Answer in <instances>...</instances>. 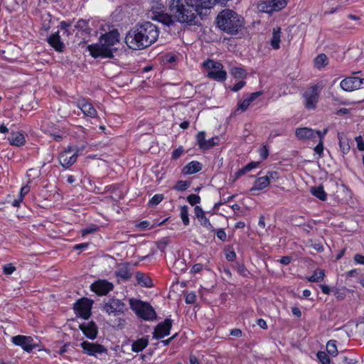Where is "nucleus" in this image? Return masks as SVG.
I'll return each mask as SVG.
<instances>
[{"instance_id":"f257e3e1","label":"nucleus","mask_w":364,"mask_h":364,"mask_svg":"<svg viewBox=\"0 0 364 364\" xmlns=\"http://www.w3.org/2000/svg\"><path fill=\"white\" fill-rule=\"evenodd\" d=\"M230 0H200L194 4V0H172L170 11L178 22L194 24L197 15H201L203 9L207 10L216 4L225 6Z\"/></svg>"},{"instance_id":"f03ea898","label":"nucleus","mask_w":364,"mask_h":364,"mask_svg":"<svg viewBox=\"0 0 364 364\" xmlns=\"http://www.w3.org/2000/svg\"><path fill=\"white\" fill-rule=\"evenodd\" d=\"M159 35L158 27L149 21L138 23L125 36V43L132 50H142L155 43Z\"/></svg>"},{"instance_id":"7ed1b4c3","label":"nucleus","mask_w":364,"mask_h":364,"mask_svg":"<svg viewBox=\"0 0 364 364\" xmlns=\"http://www.w3.org/2000/svg\"><path fill=\"white\" fill-rule=\"evenodd\" d=\"M218 28L229 35H236L245 26V18L230 9L220 11L215 18Z\"/></svg>"},{"instance_id":"20e7f679","label":"nucleus","mask_w":364,"mask_h":364,"mask_svg":"<svg viewBox=\"0 0 364 364\" xmlns=\"http://www.w3.org/2000/svg\"><path fill=\"white\" fill-rule=\"evenodd\" d=\"M324 87L322 81L307 87L302 95L304 107L308 110H314L321 97V93Z\"/></svg>"},{"instance_id":"39448f33","label":"nucleus","mask_w":364,"mask_h":364,"mask_svg":"<svg viewBox=\"0 0 364 364\" xmlns=\"http://www.w3.org/2000/svg\"><path fill=\"white\" fill-rule=\"evenodd\" d=\"M203 67L208 70L207 77L219 82H223L227 80V72L220 61L207 59L203 63Z\"/></svg>"},{"instance_id":"423d86ee","label":"nucleus","mask_w":364,"mask_h":364,"mask_svg":"<svg viewBox=\"0 0 364 364\" xmlns=\"http://www.w3.org/2000/svg\"><path fill=\"white\" fill-rule=\"evenodd\" d=\"M130 309L136 316L145 321L153 320L156 318V312L151 304L139 299H129Z\"/></svg>"},{"instance_id":"0eeeda50","label":"nucleus","mask_w":364,"mask_h":364,"mask_svg":"<svg viewBox=\"0 0 364 364\" xmlns=\"http://www.w3.org/2000/svg\"><path fill=\"white\" fill-rule=\"evenodd\" d=\"M93 303V300L87 297H82L77 299L73 305L75 314L83 319H88L92 315Z\"/></svg>"},{"instance_id":"6e6552de","label":"nucleus","mask_w":364,"mask_h":364,"mask_svg":"<svg viewBox=\"0 0 364 364\" xmlns=\"http://www.w3.org/2000/svg\"><path fill=\"white\" fill-rule=\"evenodd\" d=\"M11 342L16 346H20L25 352L31 353L38 346L33 337L24 335H17L11 338Z\"/></svg>"},{"instance_id":"1a4fd4ad","label":"nucleus","mask_w":364,"mask_h":364,"mask_svg":"<svg viewBox=\"0 0 364 364\" xmlns=\"http://www.w3.org/2000/svg\"><path fill=\"white\" fill-rule=\"evenodd\" d=\"M112 282L107 279H98L90 284V291L96 294L99 296H107L114 289Z\"/></svg>"},{"instance_id":"9d476101","label":"nucleus","mask_w":364,"mask_h":364,"mask_svg":"<svg viewBox=\"0 0 364 364\" xmlns=\"http://www.w3.org/2000/svg\"><path fill=\"white\" fill-rule=\"evenodd\" d=\"M80 347L82 349L83 353L89 356L97 358L98 355H107L108 353L107 349L103 345L97 343L84 341L80 343Z\"/></svg>"},{"instance_id":"9b49d317","label":"nucleus","mask_w":364,"mask_h":364,"mask_svg":"<svg viewBox=\"0 0 364 364\" xmlns=\"http://www.w3.org/2000/svg\"><path fill=\"white\" fill-rule=\"evenodd\" d=\"M126 309V305L120 299L114 297L109 299L102 306V310L109 315L119 316L123 314Z\"/></svg>"},{"instance_id":"f8f14e48","label":"nucleus","mask_w":364,"mask_h":364,"mask_svg":"<svg viewBox=\"0 0 364 364\" xmlns=\"http://www.w3.org/2000/svg\"><path fill=\"white\" fill-rule=\"evenodd\" d=\"M90 54L94 58H111L113 57V52L111 48L106 47L102 43L100 44L93 43L87 46Z\"/></svg>"},{"instance_id":"ddd939ff","label":"nucleus","mask_w":364,"mask_h":364,"mask_svg":"<svg viewBox=\"0 0 364 364\" xmlns=\"http://www.w3.org/2000/svg\"><path fill=\"white\" fill-rule=\"evenodd\" d=\"M340 87L346 92H353L364 87V78L355 76L346 77L341 81Z\"/></svg>"},{"instance_id":"4468645a","label":"nucleus","mask_w":364,"mask_h":364,"mask_svg":"<svg viewBox=\"0 0 364 364\" xmlns=\"http://www.w3.org/2000/svg\"><path fill=\"white\" fill-rule=\"evenodd\" d=\"M173 326V321L171 318H166L164 321L159 323L154 328L152 338L159 340L168 336Z\"/></svg>"},{"instance_id":"2eb2a0df","label":"nucleus","mask_w":364,"mask_h":364,"mask_svg":"<svg viewBox=\"0 0 364 364\" xmlns=\"http://www.w3.org/2000/svg\"><path fill=\"white\" fill-rule=\"evenodd\" d=\"M73 104L82 111L85 116L90 118H96L97 117L96 109L88 99L81 97L74 102Z\"/></svg>"},{"instance_id":"dca6fc26","label":"nucleus","mask_w":364,"mask_h":364,"mask_svg":"<svg viewBox=\"0 0 364 364\" xmlns=\"http://www.w3.org/2000/svg\"><path fill=\"white\" fill-rule=\"evenodd\" d=\"M72 150L67 146L58 154L59 163L65 169L69 168L77 161L76 156L73 154Z\"/></svg>"},{"instance_id":"f3484780","label":"nucleus","mask_w":364,"mask_h":364,"mask_svg":"<svg viewBox=\"0 0 364 364\" xmlns=\"http://www.w3.org/2000/svg\"><path fill=\"white\" fill-rule=\"evenodd\" d=\"M79 328L88 339L95 340L97 338L98 327L95 321L82 323L79 325Z\"/></svg>"},{"instance_id":"a211bd4d","label":"nucleus","mask_w":364,"mask_h":364,"mask_svg":"<svg viewBox=\"0 0 364 364\" xmlns=\"http://www.w3.org/2000/svg\"><path fill=\"white\" fill-rule=\"evenodd\" d=\"M194 213L203 227L205 228L210 232L215 231V229L210 223V220L206 217L205 212L200 206L196 205Z\"/></svg>"},{"instance_id":"6ab92c4d","label":"nucleus","mask_w":364,"mask_h":364,"mask_svg":"<svg viewBox=\"0 0 364 364\" xmlns=\"http://www.w3.org/2000/svg\"><path fill=\"white\" fill-rule=\"evenodd\" d=\"M8 141L10 145L21 147L26 143V136L23 132L13 131L11 132L10 136L8 137Z\"/></svg>"},{"instance_id":"aec40b11","label":"nucleus","mask_w":364,"mask_h":364,"mask_svg":"<svg viewBox=\"0 0 364 364\" xmlns=\"http://www.w3.org/2000/svg\"><path fill=\"white\" fill-rule=\"evenodd\" d=\"M100 41L106 47L111 48L119 41V33L117 31L106 33L100 37Z\"/></svg>"},{"instance_id":"412c9836","label":"nucleus","mask_w":364,"mask_h":364,"mask_svg":"<svg viewBox=\"0 0 364 364\" xmlns=\"http://www.w3.org/2000/svg\"><path fill=\"white\" fill-rule=\"evenodd\" d=\"M48 43L49 45L54 48L55 51L63 52L65 48V44L61 41L60 36L59 35V32L57 31L55 33H52L48 38Z\"/></svg>"},{"instance_id":"4be33fe9","label":"nucleus","mask_w":364,"mask_h":364,"mask_svg":"<svg viewBox=\"0 0 364 364\" xmlns=\"http://www.w3.org/2000/svg\"><path fill=\"white\" fill-rule=\"evenodd\" d=\"M18 49L12 46H7L4 50H1V57L4 60L14 63L18 59Z\"/></svg>"},{"instance_id":"5701e85b","label":"nucleus","mask_w":364,"mask_h":364,"mask_svg":"<svg viewBox=\"0 0 364 364\" xmlns=\"http://www.w3.org/2000/svg\"><path fill=\"white\" fill-rule=\"evenodd\" d=\"M202 164L198 161H191L181 169L183 175H192L202 170Z\"/></svg>"},{"instance_id":"b1692460","label":"nucleus","mask_w":364,"mask_h":364,"mask_svg":"<svg viewBox=\"0 0 364 364\" xmlns=\"http://www.w3.org/2000/svg\"><path fill=\"white\" fill-rule=\"evenodd\" d=\"M314 129L308 127L297 128L295 131L296 136L301 140L311 139L314 141Z\"/></svg>"},{"instance_id":"393cba45","label":"nucleus","mask_w":364,"mask_h":364,"mask_svg":"<svg viewBox=\"0 0 364 364\" xmlns=\"http://www.w3.org/2000/svg\"><path fill=\"white\" fill-rule=\"evenodd\" d=\"M260 164L259 161H251L247 165L243 166L242 168L237 170L233 176V181L238 180L241 176L252 171V169L257 168Z\"/></svg>"},{"instance_id":"a878e982","label":"nucleus","mask_w":364,"mask_h":364,"mask_svg":"<svg viewBox=\"0 0 364 364\" xmlns=\"http://www.w3.org/2000/svg\"><path fill=\"white\" fill-rule=\"evenodd\" d=\"M337 361L338 364H355L358 362L357 358L351 352L341 353Z\"/></svg>"},{"instance_id":"bb28decb","label":"nucleus","mask_w":364,"mask_h":364,"mask_svg":"<svg viewBox=\"0 0 364 364\" xmlns=\"http://www.w3.org/2000/svg\"><path fill=\"white\" fill-rule=\"evenodd\" d=\"M136 280L137 283L143 287L151 288L154 287V283L151 277L143 272H136Z\"/></svg>"},{"instance_id":"cd10ccee","label":"nucleus","mask_w":364,"mask_h":364,"mask_svg":"<svg viewBox=\"0 0 364 364\" xmlns=\"http://www.w3.org/2000/svg\"><path fill=\"white\" fill-rule=\"evenodd\" d=\"M269 186V181H268V178L264 176L258 177L254 182L252 187L250 189V191H262Z\"/></svg>"},{"instance_id":"c85d7f7f","label":"nucleus","mask_w":364,"mask_h":364,"mask_svg":"<svg viewBox=\"0 0 364 364\" xmlns=\"http://www.w3.org/2000/svg\"><path fill=\"white\" fill-rule=\"evenodd\" d=\"M280 42L281 28L277 26L273 28L270 45L274 50H278L280 48Z\"/></svg>"},{"instance_id":"c756f323","label":"nucleus","mask_w":364,"mask_h":364,"mask_svg":"<svg viewBox=\"0 0 364 364\" xmlns=\"http://www.w3.org/2000/svg\"><path fill=\"white\" fill-rule=\"evenodd\" d=\"M154 19L166 26H170L174 22L172 16L164 12H156Z\"/></svg>"},{"instance_id":"7c9ffc66","label":"nucleus","mask_w":364,"mask_h":364,"mask_svg":"<svg viewBox=\"0 0 364 364\" xmlns=\"http://www.w3.org/2000/svg\"><path fill=\"white\" fill-rule=\"evenodd\" d=\"M149 344V341L145 338H141L135 341L132 345L133 352L139 353L145 349Z\"/></svg>"},{"instance_id":"2f4dec72","label":"nucleus","mask_w":364,"mask_h":364,"mask_svg":"<svg viewBox=\"0 0 364 364\" xmlns=\"http://www.w3.org/2000/svg\"><path fill=\"white\" fill-rule=\"evenodd\" d=\"M115 276L123 281H127L132 277V273L130 272L127 267H122L114 272Z\"/></svg>"},{"instance_id":"473e14b6","label":"nucleus","mask_w":364,"mask_h":364,"mask_svg":"<svg viewBox=\"0 0 364 364\" xmlns=\"http://www.w3.org/2000/svg\"><path fill=\"white\" fill-rule=\"evenodd\" d=\"M325 277V272L321 269H316L314 271L311 276L307 277V280L310 282H320Z\"/></svg>"},{"instance_id":"72a5a7b5","label":"nucleus","mask_w":364,"mask_h":364,"mask_svg":"<svg viewBox=\"0 0 364 364\" xmlns=\"http://www.w3.org/2000/svg\"><path fill=\"white\" fill-rule=\"evenodd\" d=\"M311 193L313 196L320 199L321 200L324 201L327 199V193L325 192L322 186L312 187Z\"/></svg>"},{"instance_id":"f704fd0d","label":"nucleus","mask_w":364,"mask_h":364,"mask_svg":"<svg viewBox=\"0 0 364 364\" xmlns=\"http://www.w3.org/2000/svg\"><path fill=\"white\" fill-rule=\"evenodd\" d=\"M328 64V58L323 54L318 55L314 59V65L316 68L321 69Z\"/></svg>"},{"instance_id":"c9c22d12","label":"nucleus","mask_w":364,"mask_h":364,"mask_svg":"<svg viewBox=\"0 0 364 364\" xmlns=\"http://www.w3.org/2000/svg\"><path fill=\"white\" fill-rule=\"evenodd\" d=\"M326 351L327 353L329 354L332 357H336L338 355V352L336 346V341L330 340L326 343Z\"/></svg>"},{"instance_id":"e433bc0d","label":"nucleus","mask_w":364,"mask_h":364,"mask_svg":"<svg viewBox=\"0 0 364 364\" xmlns=\"http://www.w3.org/2000/svg\"><path fill=\"white\" fill-rule=\"evenodd\" d=\"M48 134L53 140L58 142L61 141L64 137V133L55 127L51 128V129L48 131Z\"/></svg>"},{"instance_id":"4c0bfd02","label":"nucleus","mask_w":364,"mask_h":364,"mask_svg":"<svg viewBox=\"0 0 364 364\" xmlns=\"http://www.w3.org/2000/svg\"><path fill=\"white\" fill-rule=\"evenodd\" d=\"M235 268L237 273L240 276L245 278H249L250 277V272L247 269V267L243 263L237 262L235 264Z\"/></svg>"},{"instance_id":"58836bf2","label":"nucleus","mask_w":364,"mask_h":364,"mask_svg":"<svg viewBox=\"0 0 364 364\" xmlns=\"http://www.w3.org/2000/svg\"><path fill=\"white\" fill-rule=\"evenodd\" d=\"M273 4L270 1H262L259 3L258 7L259 10L262 12L265 13H271L274 11V9L272 7Z\"/></svg>"},{"instance_id":"ea45409f","label":"nucleus","mask_w":364,"mask_h":364,"mask_svg":"<svg viewBox=\"0 0 364 364\" xmlns=\"http://www.w3.org/2000/svg\"><path fill=\"white\" fill-rule=\"evenodd\" d=\"M191 181L179 180L173 186V189L177 191H184L191 186Z\"/></svg>"},{"instance_id":"a19ab883","label":"nucleus","mask_w":364,"mask_h":364,"mask_svg":"<svg viewBox=\"0 0 364 364\" xmlns=\"http://www.w3.org/2000/svg\"><path fill=\"white\" fill-rule=\"evenodd\" d=\"M230 73L235 78H244L246 77V70L240 67L232 68Z\"/></svg>"},{"instance_id":"79ce46f5","label":"nucleus","mask_w":364,"mask_h":364,"mask_svg":"<svg viewBox=\"0 0 364 364\" xmlns=\"http://www.w3.org/2000/svg\"><path fill=\"white\" fill-rule=\"evenodd\" d=\"M180 215L183 225H189L190 220L188 218V208L187 205H183L181 207Z\"/></svg>"},{"instance_id":"37998d69","label":"nucleus","mask_w":364,"mask_h":364,"mask_svg":"<svg viewBox=\"0 0 364 364\" xmlns=\"http://www.w3.org/2000/svg\"><path fill=\"white\" fill-rule=\"evenodd\" d=\"M75 27L76 29H78L85 33H87L90 30L88 21L85 20L83 18L79 19L75 25Z\"/></svg>"},{"instance_id":"c03bdc74","label":"nucleus","mask_w":364,"mask_h":364,"mask_svg":"<svg viewBox=\"0 0 364 364\" xmlns=\"http://www.w3.org/2000/svg\"><path fill=\"white\" fill-rule=\"evenodd\" d=\"M205 136L206 134L204 131L199 132L196 135L197 144L200 150H203L205 146L206 142Z\"/></svg>"},{"instance_id":"a18cd8bd","label":"nucleus","mask_w":364,"mask_h":364,"mask_svg":"<svg viewBox=\"0 0 364 364\" xmlns=\"http://www.w3.org/2000/svg\"><path fill=\"white\" fill-rule=\"evenodd\" d=\"M330 355L324 351H318L316 353L317 358L322 364H330L331 358Z\"/></svg>"},{"instance_id":"49530a36","label":"nucleus","mask_w":364,"mask_h":364,"mask_svg":"<svg viewBox=\"0 0 364 364\" xmlns=\"http://www.w3.org/2000/svg\"><path fill=\"white\" fill-rule=\"evenodd\" d=\"M218 142H219V138L218 136H214V137H212V138L206 140L205 146L202 151H204L210 149L211 148L218 145Z\"/></svg>"},{"instance_id":"de8ad7c7","label":"nucleus","mask_w":364,"mask_h":364,"mask_svg":"<svg viewBox=\"0 0 364 364\" xmlns=\"http://www.w3.org/2000/svg\"><path fill=\"white\" fill-rule=\"evenodd\" d=\"M289 0H271L274 11H280L286 7Z\"/></svg>"},{"instance_id":"09e8293b","label":"nucleus","mask_w":364,"mask_h":364,"mask_svg":"<svg viewBox=\"0 0 364 364\" xmlns=\"http://www.w3.org/2000/svg\"><path fill=\"white\" fill-rule=\"evenodd\" d=\"M266 176L268 178L269 184L272 182H277L281 178L280 173L279 171H269L267 173Z\"/></svg>"},{"instance_id":"8fccbe9b","label":"nucleus","mask_w":364,"mask_h":364,"mask_svg":"<svg viewBox=\"0 0 364 364\" xmlns=\"http://www.w3.org/2000/svg\"><path fill=\"white\" fill-rule=\"evenodd\" d=\"M68 146L70 147L71 149H73L72 153L73 155H75L76 159L77 160L78 156L80 155H81L82 154V152L84 151V150L86 147V145L82 144L80 146H73V145L69 144Z\"/></svg>"},{"instance_id":"3c124183","label":"nucleus","mask_w":364,"mask_h":364,"mask_svg":"<svg viewBox=\"0 0 364 364\" xmlns=\"http://www.w3.org/2000/svg\"><path fill=\"white\" fill-rule=\"evenodd\" d=\"M170 240L168 237H162L156 242V247L161 252H164Z\"/></svg>"},{"instance_id":"603ef678","label":"nucleus","mask_w":364,"mask_h":364,"mask_svg":"<svg viewBox=\"0 0 364 364\" xmlns=\"http://www.w3.org/2000/svg\"><path fill=\"white\" fill-rule=\"evenodd\" d=\"M339 146L343 155L350 151V147L347 139H339Z\"/></svg>"},{"instance_id":"864d4df0","label":"nucleus","mask_w":364,"mask_h":364,"mask_svg":"<svg viewBox=\"0 0 364 364\" xmlns=\"http://www.w3.org/2000/svg\"><path fill=\"white\" fill-rule=\"evenodd\" d=\"M164 198V196L161 193L155 194L149 200V205L150 206H156L159 205Z\"/></svg>"},{"instance_id":"5fc2aeb1","label":"nucleus","mask_w":364,"mask_h":364,"mask_svg":"<svg viewBox=\"0 0 364 364\" xmlns=\"http://www.w3.org/2000/svg\"><path fill=\"white\" fill-rule=\"evenodd\" d=\"M225 259L228 262L235 261L236 259V257H237L235 250L232 247H230L225 250Z\"/></svg>"},{"instance_id":"6e6d98bb","label":"nucleus","mask_w":364,"mask_h":364,"mask_svg":"<svg viewBox=\"0 0 364 364\" xmlns=\"http://www.w3.org/2000/svg\"><path fill=\"white\" fill-rule=\"evenodd\" d=\"M251 105V102L247 100V99L244 97V100L240 101L237 103V110H240L241 112H245L249 106Z\"/></svg>"},{"instance_id":"4d7b16f0","label":"nucleus","mask_w":364,"mask_h":364,"mask_svg":"<svg viewBox=\"0 0 364 364\" xmlns=\"http://www.w3.org/2000/svg\"><path fill=\"white\" fill-rule=\"evenodd\" d=\"M251 105V102L247 100V99L244 97V100L240 101L237 103V110H240L241 112H245L249 106Z\"/></svg>"},{"instance_id":"13d9d810","label":"nucleus","mask_w":364,"mask_h":364,"mask_svg":"<svg viewBox=\"0 0 364 364\" xmlns=\"http://www.w3.org/2000/svg\"><path fill=\"white\" fill-rule=\"evenodd\" d=\"M187 201L191 205H196L200 202V197L196 194H191L187 197Z\"/></svg>"},{"instance_id":"bf43d9fd","label":"nucleus","mask_w":364,"mask_h":364,"mask_svg":"<svg viewBox=\"0 0 364 364\" xmlns=\"http://www.w3.org/2000/svg\"><path fill=\"white\" fill-rule=\"evenodd\" d=\"M269 154V150L267 145H263L259 149V155L262 160H265L267 159Z\"/></svg>"},{"instance_id":"052dcab7","label":"nucleus","mask_w":364,"mask_h":364,"mask_svg":"<svg viewBox=\"0 0 364 364\" xmlns=\"http://www.w3.org/2000/svg\"><path fill=\"white\" fill-rule=\"evenodd\" d=\"M184 152V149L182 146H178L177 149H174L171 153V159L177 160L179 159L181 155Z\"/></svg>"},{"instance_id":"680f3d73","label":"nucleus","mask_w":364,"mask_h":364,"mask_svg":"<svg viewBox=\"0 0 364 364\" xmlns=\"http://www.w3.org/2000/svg\"><path fill=\"white\" fill-rule=\"evenodd\" d=\"M16 267L14 266L13 264H11V263L5 264L3 267V272L6 275L12 274L16 271Z\"/></svg>"},{"instance_id":"e2e57ef3","label":"nucleus","mask_w":364,"mask_h":364,"mask_svg":"<svg viewBox=\"0 0 364 364\" xmlns=\"http://www.w3.org/2000/svg\"><path fill=\"white\" fill-rule=\"evenodd\" d=\"M263 92L262 91H257L255 92H252L250 94L245 95L244 97H245L247 100H249L251 103L253 102L257 97L262 95Z\"/></svg>"},{"instance_id":"0e129e2a","label":"nucleus","mask_w":364,"mask_h":364,"mask_svg":"<svg viewBox=\"0 0 364 364\" xmlns=\"http://www.w3.org/2000/svg\"><path fill=\"white\" fill-rule=\"evenodd\" d=\"M73 21H62L60 23V28L63 30L65 33L68 34H70V32L68 31V28L70 27L73 23Z\"/></svg>"},{"instance_id":"69168bd1","label":"nucleus","mask_w":364,"mask_h":364,"mask_svg":"<svg viewBox=\"0 0 364 364\" xmlns=\"http://www.w3.org/2000/svg\"><path fill=\"white\" fill-rule=\"evenodd\" d=\"M328 132V129L325 128L323 130H314V141L318 138V140L322 139L324 140V136Z\"/></svg>"},{"instance_id":"338daca9","label":"nucleus","mask_w":364,"mask_h":364,"mask_svg":"<svg viewBox=\"0 0 364 364\" xmlns=\"http://www.w3.org/2000/svg\"><path fill=\"white\" fill-rule=\"evenodd\" d=\"M216 236L222 242L227 240V234L223 228H220L216 230Z\"/></svg>"},{"instance_id":"774afa93","label":"nucleus","mask_w":364,"mask_h":364,"mask_svg":"<svg viewBox=\"0 0 364 364\" xmlns=\"http://www.w3.org/2000/svg\"><path fill=\"white\" fill-rule=\"evenodd\" d=\"M185 301L188 304H193L196 301V296L195 293L191 292L186 296Z\"/></svg>"}]
</instances>
